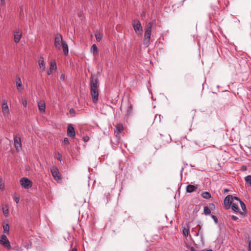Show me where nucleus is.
<instances>
[{"mask_svg": "<svg viewBox=\"0 0 251 251\" xmlns=\"http://www.w3.org/2000/svg\"><path fill=\"white\" fill-rule=\"evenodd\" d=\"M2 111L4 116H7L9 114V109L7 105V101L6 100H3L1 105Z\"/></svg>", "mask_w": 251, "mask_h": 251, "instance_id": "9d476101", "label": "nucleus"}, {"mask_svg": "<svg viewBox=\"0 0 251 251\" xmlns=\"http://www.w3.org/2000/svg\"><path fill=\"white\" fill-rule=\"evenodd\" d=\"M77 251V250H76V249H75V248H74V249H73L72 251Z\"/></svg>", "mask_w": 251, "mask_h": 251, "instance_id": "a18cd8bd", "label": "nucleus"}, {"mask_svg": "<svg viewBox=\"0 0 251 251\" xmlns=\"http://www.w3.org/2000/svg\"><path fill=\"white\" fill-rule=\"evenodd\" d=\"M133 107L132 104H130L127 109V114L130 115L132 113Z\"/></svg>", "mask_w": 251, "mask_h": 251, "instance_id": "c85d7f7f", "label": "nucleus"}, {"mask_svg": "<svg viewBox=\"0 0 251 251\" xmlns=\"http://www.w3.org/2000/svg\"><path fill=\"white\" fill-rule=\"evenodd\" d=\"M2 210L3 212V214L5 217H8L9 214V210L7 208L6 209H4V207H2Z\"/></svg>", "mask_w": 251, "mask_h": 251, "instance_id": "c756f323", "label": "nucleus"}, {"mask_svg": "<svg viewBox=\"0 0 251 251\" xmlns=\"http://www.w3.org/2000/svg\"><path fill=\"white\" fill-rule=\"evenodd\" d=\"M198 235H199V234H198V233H197V234H196V236H198Z\"/></svg>", "mask_w": 251, "mask_h": 251, "instance_id": "09e8293b", "label": "nucleus"}, {"mask_svg": "<svg viewBox=\"0 0 251 251\" xmlns=\"http://www.w3.org/2000/svg\"><path fill=\"white\" fill-rule=\"evenodd\" d=\"M22 104L24 106L26 107L27 105V101L26 100L22 99Z\"/></svg>", "mask_w": 251, "mask_h": 251, "instance_id": "f704fd0d", "label": "nucleus"}, {"mask_svg": "<svg viewBox=\"0 0 251 251\" xmlns=\"http://www.w3.org/2000/svg\"><path fill=\"white\" fill-rule=\"evenodd\" d=\"M203 212L205 215H208L211 213V210L207 206H204Z\"/></svg>", "mask_w": 251, "mask_h": 251, "instance_id": "b1692460", "label": "nucleus"}, {"mask_svg": "<svg viewBox=\"0 0 251 251\" xmlns=\"http://www.w3.org/2000/svg\"><path fill=\"white\" fill-rule=\"evenodd\" d=\"M38 107L39 109L42 113H44L45 112L46 105L44 102L41 101L39 102Z\"/></svg>", "mask_w": 251, "mask_h": 251, "instance_id": "a211bd4d", "label": "nucleus"}, {"mask_svg": "<svg viewBox=\"0 0 251 251\" xmlns=\"http://www.w3.org/2000/svg\"><path fill=\"white\" fill-rule=\"evenodd\" d=\"M51 173L54 177V179L56 181H60L61 179L60 174L59 172L58 169L53 167L50 169Z\"/></svg>", "mask_w": 251, "mask_h": 251, "instance_id": "6e6552de", "label": "nucleus"}, {"mask_svg": "<svg viewBox=\"0 0 251 251\" xmlns=\"http://www.w3.org/2000/svg\"><path fill=\"white\" fill-rule=\"evenodd\" d=\"M231 219L234 221H236L237 219H238V218L236 216L232 215L231 216Z\"/></svg>", "mask_w": 251, "mask_h": 251, "instance_id": "e433bc0d", "label": "nucleus"}, {"mask_svg": "<svg viewBox=\"0 0 251 251\" xmlns=\"http://www.w3.org/2000/svg\"><path fill=\"white\" fill-rule=\"evenodd\" d=\"M91 51L93 53H97L98 52V48L97 46L95 44H93L91 48Z\"/></svg>", "mask_w": 251, "mask_h": 251, "instance_id": "a878e982", "label": "nucleus"}, {"mask_svg": "<svg viewBox=\"0 0 251 251\" xmlns=\"http://www.w3.org/2000/svg\"><path fill=\"white\" fill-rule=\"evenodd\" d=\"M65 41L63 40L62 36L59 33H57L54 38V46L58 49H61V45Z\"/></svg>", "mask_w": 251, "mask_h": 251, "instance_id": "423d86ee", "label": "nucleus"}, {"mask_svg": "<svg viewBox=\"0 0 251 251\" xmlns=\"http://www.w3.org/2000/svg\"><path fill=\"white\" fill-rule=\"evenodd\" d=\"M233 199H234V200H236V201H238L239 202H240V201H241L239 198H238V197H233Z\"/></svg>", "mask_w": 251, "mask_h": 251, "instance_id": "79ce46f5", "label": "nucleus"}, {"mask_svg": "<svg viewBox=\"0 0 251 251\" xmlns=\"http://www.w3.org/2000/svg\"><path fill=\"white\" fill-rule=\"evenodd\" d=\"M132 26L134 28L135 32L138 35H142L143 29L139 20H135L132 22Z\"/></svg>", "mask_w": 251, "mask_h": 251, "instance_id": "20e7f679", "label": "nucleus"}, {"mask_svg": "<svg viewBox=\"0 0 251 251\" xmlns=\"http://www.w3.org/2000/svg\"><path fill=\"white\" fill-rule=\"evenodd\" d=\"M239 203H240L241 207L242 210L245 212L246 211V205H245V203L242 201H240V202Z\"/></svg>", "mask_w": 251, "mask_h": 251, "instance_id": "7c9ffc66", "label": "nucleus"}, {"mask_svg": "<svg viewBox=\"0 0 251 251\" xmlns=\"http://www.w3.org/2000/svg\"><path fill=\"white\" fill-rule=\"evenodd\" d=\"M14 146L17 151H19L22 149L21 139L19 134L14 135Z\"/></svg>", "mask_w": 251, "mask_h": 251, "instance_id": "0eeeda50", "label": "nucleus"}, {"mask_svg": "<svg viewBox=\"0 0 251 251\" xmlns=\"http://www.w3.org/2000/svg\"><path fill=\"white\" fill-rule=\"evenodd\" d=\"M248 251H251V240L250 241L249 243Z\"/></svg>", "mask_w": 251, "mask_h": 251, "instance_id": "4c0bfd02", "label": "nucleus"}, {"mask_svg": "<svg viewBox=\"0 0 251 251\" xmlns=\"http://www.w3.org/2000/svg\"><path fill=\"white\" fill-rule=\"evenodd\" d=\"M197 189V186H195L191 184H189L187 185V186L186 187V190L187 192L191 193L194 191H196Z\"/></svg>", "mask_w": 251, "mask_h": 251, "instance_id": "f3484780", "label": "nucleus"}, {"mask_svg": "<svg viewBox=\"0 0 251 251\" xmlns=\"http://www.w3.org/2000/svg\"><path fill=\"white\" fill-rule=\"evenodd\" d=\"M1 0V3H3L4 2V0Z\"/></svg>", "mask_w": 251, "mask_h": 251, "instance_id": "49530a36", "label": "nucleus"}, {"mask_svg": "<svg viewBox=\"0 0 251 251\" xmlns=\"http://www.w3.org/2000/svg\"><path fill=\"white\" fill-rule=\"evenodd\" d=\"M245 180L247 183L251 186V176H248L245 177Z\"/></svg>", "mask_w": 251, "mask_h": 251, "instance_id": "cd10ccee", "label": "nucleus"}, {"mask_svg": "<svg viewBox=\"0 0 251 251\" xmlns=\"http://www.w3.org/2000/svg\"><path fill=\"white\" fill-rule=\"evenodd\" d=\"M83 138L84 141L85 142H87L89 140V137L87 136L84 137Z\"/></svg>", "mask_w": 251, "mask_h": 251, "instance_id": "ea45409f", "label": "nucleus"}, {"mask_svg": "<svg viewBox=\"0 0 251 251\" xmlns=\"http://www.w3.org/2000/svg\"><path fill=\"white\" fill-rule=\"evenodd\" d=\"M62 47L63 51L65 55H68L69 52L68 46L67 43L65 41L63 43V44L61 45Z\"/></svg>", "mask_w": 251, "mask_h": 251, "instance_id": "6ab92c4d", "label": "nucleus"}, {"mask_svg": "<svg viewBox=\"0 0 251 251\" xmlns=\"http://www.w3.org/2000/svg\"><path fill=\"white\" fill-rule=\"evenodd\" d=\"M63 143L65 145H68V144H69V139L67 138H64V140H63Z\"/></svg>", "mask_w": 251, "mask_h": 251, "instance_id": "473e14b6", "label": "nucleus"}, {"mask_svg": "<svg viewBox=\"0 0 251 251\" xmlns=\"http://www.w3.org/2000/svg\"><path fill=\"white\" fill-rule=\"evenodd\" d=\"M209 207L210 208H211V209L213 208H214L215 207V205L213 203H211L209 204Z\"/></svg>", "mask_w": 251, "mask_h": 251, "instance_id": "a19ab883", "label": "nucleus"}, {"mask_svg": "<svg viewBox=\"0 0 251 251\" xmlns=\"http://www.w3.org/2000/svg\"><path fill=\"white\" fill-rule=\"evenodd\" d=\"M95 36L96 37V40L98 42H100L102 39L103 35L102 33H100L99 31H96L95 32Z\"/></svg>", "mask_w": 251, "mask_h": 251, "instance_id": "aec40b11", "label": "nucleus"}, {"mask_svg": "<svg viewBox=\"0 0 251 251\" xmlns=\"http://www.w3.org/2000/svg\"><path fill=\"white\" fill-rule=\"evenodd\" d=\"M232 200L233 197L231 195H228L225 199L224 204L226 209H228L230 208L231 205L232 203Z\"/></svg>", "mask_w": 251, "mask_h": 251, "instance_id": "1a4fd4ad", "label": "nucleus"}, {"mask_svg": "<svg viewBox=\"0 0 251 251\" xmlns=\"http://www.w3.org/2000/svg\"><path fill=\"white\" fill-rule=\"evenodd\" d=\"M5 189L4 182L3 181L2 178L0 177V189L2 191L4 190Z\"/></svg>", "mask_w": 251, "mask_h": 251, "instance_id": "bb28decb", "label": "nucleus"}, {"mask_svg": "<svg viewBox=\"0 0 251 251\" xmlns=\"http://www.w3.org/2000/svg\"><path fill=\"white\" fill-rule=\"evenodd\" d=\"M3 232L8 234L9 233V225L8 223L3 225Z\"/></svg>", "mask_w": 251, "mask_h": 251, "instance_id": "412c9836", "label": "nucleus"}, {"mask_svg": "<svg viewBox=\"0 0 251 251\" xmlns=\"http://www.w3.org/2000/svg\"><path fill=\"white\" fill-rule=\"evenodd\" d=\"M38 64L39 66V71L43 72L45 70V63L43 57H40L38 60Z\"/></svg>", "mask_w": 251, "mask_h": 251, "instance_id": "ddd939ff", "label": "nucleus"}, {"mask_svg": "<svg viewBox=\"0 0 251 251\" xmlns=\"http://www.w3.org/2000/svg\"><path fill=\"white\" fill-rule=\"evenodd\" d=\"M56 65L55 62L54 61H51L50 62V70L47 71L48 75H50L52 73V72L56 70Z\"/></svg>", "mask_w": 251, "mask_h": 251, "instance_id": "4468645a", "label": "nucleus"}, {"mask_svg": "<svg viewBox=\"0 0 251 251\" xmlns=\"http://www.w3.org/2000/svg\"><path fill=\"white\" fill-rule=\"evenodd\" d=\"M225 192H228V189H225Z\"/></svg>", "mask_w": 251, "mask_h": 251, "instance_id": "de8ad7c7", "label": "nucleus"}, {"mask_svg": "<svg viewBox=\"0 0 251 251\" xmlns=\"http://www.w3.org/2000/svg\"><path fill=\"white\" fill-rule=\"evenodd\" d=\"M14 199L17 203H18L19 202V201H20V197H14Z\"/></svg>", "mask_w": 251, "mask_h": 251, "instance_id": "72a5a7b5", "label": "nucleus"}, {"mask_svg": "<svg viewBox=\"0 0 251 251\" xmlns=\"http://www.w3.org/2000/svg\"><path fill=\"white\" fill-rule=\"evenodd\" d=\"M0 244L8 250L12 249L10 242L5 235H2L0 236Z\"/></svg>", "mask_w": 251, "mask_h": 251, "instance_id": "7ed1b4c3", "label": "nucleus"}, {"mask_svg": "<svg viewBox=\"0 0 251 251\" xmlns=\"http://www.w3.org/2000/svg\"><path fill=\"white\" fill-rule=\"evenodd\" d=\"M90 92L93 102L96 103L99 99V87L100 85L98 77L92 74L90 78Z\"/></svg>", "mask_w": 251, "mask_h": 251, "instance_id": "f257e3e1", "label": "nucleus"}, {"mask_svg": "<svg viewBox=\"0 0 251 251\" xmlns=\"http://www.w3.org/2000/svg\"><path fill=\"white\" fill-rule=\"evenodd\" d=\"M20 183L22 187L25 189H29L32 186V182L26 177H23L20 180Z\"/></svg>", "mask_w": 251, "mask_h": 251, "instance_id": "39448f33", "label": "nucleus"}, {"mask_svg": "<svg viewBox=\"0 0 251 251\" xmlns=\"http://www.w3.org/2000/svg\"><path fill=\"white\" fill-rule=\"evenodd\" d=\"M16 87L18 90H22L24 89V87L22 85L21 78L18 77L16 79Z\"/></svg>", "mask_w": 251, "mask_h": 251, "instance_id": "dca6fc26", "label": "nucleus"}, {"mask_svg": "<svg viewBox=\"0 0 251 251\" xmlns=\"http://www.w3.org/2000/svg\"><path fill=\"white\" fill-rule=\"evenodd\" d=\"M211 218L213 219V220H214V221L215 223V224H217L218 223V220L217 217L216 216H215V215H212L211 216Z\"/></svg>", "mask_w": 251, "mask_h": 251, "instance_id": "2f4dec72", "label": "nucleus"}, {"mask_svg": "<svg viewBox=\"0 0 251 251\" xmlns=\"http://www.w3.org/2000/svg\"><path fill=\"white\" fill-rule=\"evenodd\" d=\"M124 129L123 126L122 124H117L115 126L114 132L117 134H120Z\"/></svg>", "mask_w": 251, "mask_h": 251, "instance_id": "2eb2a0df", "label": "nucleus"}, {"mask_svg": "<svg viewBox=\"0 0 251 251\" xmlns=\"http://www.w3.org/2000/svg\"><path fill=\"white\" fill-rule=\"evenodd\" d=\"M67 132V135L69 137H71L72 138L75 137V133L74 127H73L72 125H70L68 126Z\"/></svg>", "mask_w": 251, "mask_h": 251, "instance_id": "9b49d317", "label": "nucleus"}, {"mask_svg": "<svg viewBox=\"0 0 251 251\" xmlns=\"http://www.w3.org/2000/svg\"><path fill=\"white\" fill-rule=\"evenodd\" d=\"M183 234L185 237H188L189 234V228H184L183 229Z\"/></svg>", "mask_w": 251, "mask_h": 251, "instance_id": "393cba45", "label": "nucleus"}, {"mask_svg": "<svg viewBox=\"0 0 251 251\" xmlns=\"http://www.w3.org/2000/svg\"><path fill=\"white\" fill-rule=\"evenodd\" d=\"M246 170H247V168L246 166H242V167H241L242 171H246Z\"/></svg>", "mask_w": 251, "mask_h": 251, "instance_id": "37998d69", "label": "nucleus"}, {"mask_svg": "<svg viewBox=\"0 0 251 251\" xmlns=\"http://www.w3.org/2000/svg\"><path fill=\"white\" fill-rule=\"evenodd\" d=\"M201 196L203 198L205 199H209L211 198V194L207 192H204L201 194Z\"/></svg>", "mask_w": 251, "mask_h": 251, "instance_id": "4be33fe9", "label": "nucleus"}, {"mask_svg": "<svg viewBox=\"0 0 251 251\" xmlns=\"http://www.w3.org/2000/svg\"><path fill=\"white\" fill-rule=\"evenodd\" d=\"M231 209L235 212H238V205L235 203H232L231 205Z\"/></svg>", "mask_w": 251, "mask_h": 251, "instance_id": "5701e85b", "label": "nucleus"}, {"mask_svg": "<svg viewBox=\"0 0 251 251\" xmlns=\"http://www.w3.org/2000/svg\"><path fill=\"white\" fill-rule=\"evenodd\" d=\"M22 36V32L21 30H18L15 31L14 32V42L16 43H19L20 40L21 39Z\"/></svg>", "mask_w": 251, "mask_h": 251, "instance_id": "f8f14e48", "label": "nucleus"}, {"mask_svg": "<svg viewBox=\"0 0 251 251\" xmlns=\"http://www.w3.org/2000/svg\"><path fill=\"white\" fill-rule=\"evenodd\" d=\"M75 110L73 108H71L70 109V113L71 114H74L75 113Z\"/></svg>", "mask_w": 251, "mask_h": 251, "instance_id": "58836bf2", "label": "nucleus"}, {"mask_svg": "<svg viewBox=\"0 0 251 251\" xmlns=\"http://www.w3.org/2000/svg\"><path fill=\"white\" fill-rule=\"evenodd\" d=\"M65 78V75L64 74H62L60 77V79L61 80H64Z\"/></svg>", "mask_w": 251, "mask_h": 251, "instance_id": "c9c22d12", "label": "nucleus"}, {"mask_svg": "<svg viewBox=\"0 0 251 251\" xmlns=\"http://www.w3.org/2000/svg\"><path fill=\"white\" fill-rule=\"evenodd\" d=\"M61 157H62L61 155L60 154L58 153L57 159L60 161L61 160Z\"/></svg>", "mask_w": 251, "mask_h": 251, "instance_id": "c03bdc74", "label": "nucleus"}, {"mask_svg": "<svg viewBox=\"0 0 251 251\" xmlns=\"http://www.w3.org/2000/svg\"><path fill=\"white\" fill-rule=\"evenodd\" d=\"M152 25L153 22H150L147 24L145 27L144 45L147 47H148L150 45V40L151 38Z\"/></svg>", "mask_w": 251, "mask_h": 251, "instance_id": "f03ea898", "label": "nucleus"}]
</instances>
